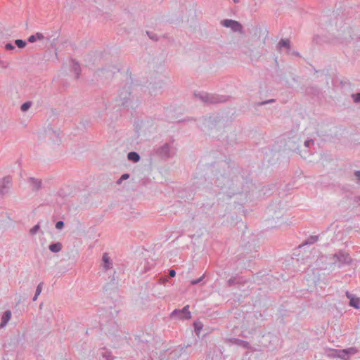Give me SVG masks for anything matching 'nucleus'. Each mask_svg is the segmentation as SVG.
<instances>
[{"instance_id": "f257e3e1", "label": "nucleus", "mask_w": 360, "mask_h": 360, "mask_svg": "<svg viewBox=\"0 0 360 360\" xmlns=\"http://www.w3.org/2000/svg\"><path fill=\"white\" fill-rule=\"evenodd\" d=\"M219 167L222 171H219L217 174L214 184L229 198L237 194L247 193L249 185L253 186L251 181L247 179H244L239 175L238 168L231 167L226 161L220 162Z\"/></svg>"}, {"instance_id": "f03ea898", "label": "nucleus", "mask_w": 360, "mask_h": 360, "mask_svg": "<svg viewBox=\"0 0 360 360\" xmlns=\"http://www.w3.org/2000/svg\"><path fill=\"white\" fill-rule=\"evenodd\" d=\"M195 96L204 103L210 104L224 103L227 100L225 96L214 95L206 92H199L198 94H195Z\"/></svg>"}, {"instance_id": "7ed1b4c3", "label": "nucleus", "mask_w": 360, "mask_h": 360, "mask_svg": "<svg viewBox=\"0 0 360 360\" xmlns=\"http://www.w3.org/2000/svg\"><path fill=\"white\" fill-rule=\"evenodd\" d=\"M330 260L331 261L332 264L338 267H341L345 264H349L352 261L349 254L344 251H339L332 255L330 257Z\"/></svg>"}, {"instance_id": "20e7f679", "label": "nucleus", "mask_w": 360, "mask_h": 360, "mask_svg": "<svg viewBox=\"0 0 360 360\" xmlns=\"http://www.w3.org/2000/svg\"><path fill=\"white\" fill-rule=\"evenodd\" d=\"M116 102L118 105H121L124 107H133L129 86H124L119 91V97L116 100Z\"/></svg>"}, {"instance_id": "39448f33", "label": "nucleus", "mask_w": 360, "mask_h": 360, "mask_svg": "<svg viewBox=\"0 0 360 360\" xmlns=\"http://www.w3.org/2000/svg\"><path fill=\"white\" fill-rule=\"evenodd\" d=\"M155 153L160 158L166 160L172 156L173 150L169 143H165L155 149Z\"/></svg>"}, {"instance_id": "423d86ee", "label": "nucleus", "mask_w": 360, "mask_h": 360, "mask_svg": "<svg viewBox=\"0 0 360 360\" xmlns=\"http://www.w3.org/2000/svg\"><path fill=\"white\" fill-rule=\"evenodd\" d=\"M171 317H177L182 320L190 319L191 318V314L189 311V305H186L181 309H174L171 313Z\"/></svg>"}, {"instance_id": "0eeeda50", "label": "nucleus", "mask_w": 360, "mask_h": 360, "mask_svg": "<svg viewBox=\"0 0 360 360\" xmlns=\"http://www.w3.org/2000/svg\"><path fill=\"white\" fill-rule=\"evenodd\" d=\"M221 24L225 27L230 28L233 32H243L242 25L236 20L226 19L222 20Z\"/></svg>"}, {"instance_id": "6e6552de", "label": "nucleus", "mask_w": 360, "mask_h": 360, "mask_svg": "<svg viewBox=\"0 0 360 360\" xmlns=\"http://www.w3.org/2000/svg\"><path fill=\"white\" fill-rule=\"evenodd\" d=\"M12 183L11 178L10 176H6L2 179L0 184V193L1 195L7 193L11 188Z\"/></svg>"}, {"instance_id": "1a4fd4ad", "label": "nucleus", "mask_w": 360, "mask_h": 360, "mask_svg": "<svg viewBox=\"0 0 360 360\" xmlns=\"http://www.w3.org/2000/svg\"><path fill=\"white\" fill-rule=\"evenodd\" d=\"M226 342L245 349H249L250 347V343L248 342L236 338H228L226 339Z\"/></svg>"}, {"instance_id": "9d476101", "label": "nucleus", "mask_w": 360, "mask_h": 360, "mask_svg": "<svg viewBox=\"0 0 360 360\" xmlns=\"http://www.w3.org/2000/svg\"><path fill=\"white\" fill-rule=\"evenodd\" d=\"M347 297L349 299V306L353 307L355 309L360 307V298L355 297L352 293L347 292Z\"/></svg>"}, {"instance_id": "9b49d317", "label": "nucleus", "mask_w": 360, "mask_h": 360, "mask_svg": "<svg viewBox=\"0 0 360 360\" xmlns=\"http://www.w3.org/2000/svg\"><path fill=\"white\" fill-rule=\"evenodd\" d=\"M103 267L105 270L112 269V262L108 253H104L102 257Z\"/></svg>"}, {"instance_id": "f8f14e48", "label": "nucleus", "mask_w": 360, "mask_h": 360, "mask_svg": "<svg viewBox=\"0 0 360 360\" xmlns=\"http://www.w3.org/2000/svg\"><path fill=\"white\" fill-rule=\"evenodd\" d=\"M11 318V312L9 310L6 311L1 317V321L0 323V328H4Z\"/></svg>"}, {"instance_id": "ddd939ff", "label": "nucleus", "mask_w": 360, "mask_h": 360, "mask_svg": "<svg viewBox=\"0 0 360 360\" xmlns=\"http://www.w3.org/2000/svg\"><path fill=\"white\" fill-rule=\"evenodd\" d=\"M28 181L32 186L33 190L39 191L41 188V181L40 179L30 177Z\"/></svg>"}, {"instance_id": "4468645a", "label": "nucleus", "mask_w": 360, "mask_h": 360, "mask_svg": "<svg viewBox=\"0 0 360 360\" xmlns=\"http://www.w3.org/2000/svg\"><path fill=\"white\" fill-rule=\"evenodd\" d=\"M46 134L49 139H53V141H57L58 140L59 134L56 131H53L51 127H48L46 129Z\"/></svg>"}, {"instance_id": "2eb2a0df", "label": "nucleus", "mask_w": 360, "mask_h": 360, "mask_svg": "<svg viewBox=\"0 0 360 360\" xmlns=\"http://www.w3.org/2000/svg\"><path fill=\"white\" fill-rule=\"evenodd\" d=\"M333 355L338 356L343 360H349V356H347V351L345 349L334 350Z\"/></svg>"}, {"instance_id": "dca6fc26", "label": "nucleus", "mask_w": 360, "mask_h": 360, "mask_svg": "<svg viewBox=\"0 0 360 360\" xmlns=\"http://www.w3.org/2000/svg\"><path fill=\"white\" fill-rule=\"evenodd\" d=\"M62 248H63V245L60 242L50 244L49 246V250L53 253L59 252L60 251H61Z\"/></svg>"}, {"instance_id": "f3484780", "label": "nucleus", "mask_w": 360, "mask_h": 360, "mask_svg": "<svg viewBox=\"0 0 360 360\" xmlns=\"http://www.w3.org/2000/svg\"><path fill=\"white\" fill-rule=\"evenodd\" d=\"M45 38L44 34L41 32H37L35 34H32L27 39L28 42L30 43H34L37 40H42Z\"/></svg>"}, {"instance_id": "a211bd4d", "label": "nucleus", "mask_w": 360, "mask_h": 360, "mask_svg": "<svg viewBox=\"0 0 360 360\" xmlns=\"http://www.w3.org/2000/svg\"><path fill=\"white\" fill-rule=\"evenodd\" d=\"M278 49H281L282 48H286L287 49H290V41L289 39H281L280 41L278 43Z\"/></svg>"}, {"instance_id": "6ab92c4d", "label": "nucleus", "mask_w": 360, "mask_h": 360, "mask_svg": "<svg viewBox=\"0 0 360 360\" xmlns=\"http://www.w3.org/2000/svg\"><path fill=\"white\" fill-rule=\"evenodd\" d=\"M127 158L129 160H131L134 162H139L141 158L139 154L134 151L129 152L127 155Z\"/></svg>"}, {"instance_id": "aec40b11", "label": "nucleus", "mask_w": 360, "mask_h": 360, "mask_svg": "<svg viewBox=\"0 0 360 360\" xmlns=\"http://www.w3.org/2000/svg\"><path fill=\"white\" fill-rule=\"evenodd\" d=\"M72 70L76 75V78L78 79L79 77L80 72H81L80 65L77 61H75L73 60H72Z\"/></svg>"}, {"instance_id": "412c9836", "label": "nucleus", "mask_w": 360, "mask_h": 360, "mask_svg": "<svg viewBox=\"0 0 360 360\" xmlns=\"http://www.w3.org/2000/svg\"><path fill=\"white\" fill-rule=\"evenodd\" d=\"M319 240L318 236H311L309 238H308L303 243L302 245H312L317 242Z\"/></svg>"}, {"instance_id": "4be33fe9", "label": "nucleus", "mask_w": 360, "mask_h": 360, "mask_svg": "<svg viewBox=\"0 0 360 360\" xmlns=\"http://www.w3.org/2000/svg\"><path fill=\"white\" fill-rule=\"evenodd\" d=\"M203 325L201 322H195L194 323V329L195 333L199 335L200 330L202 329Z\"/></svg>"}, {"instance_id": "5701e85b", "label": "nucleus", "mask_w": 360, "mask_h": 360, "mask_svg": "<svg viewBox=\"0 0 360 360\" xmlns=\"http://www.w3.org/2000/svg\"><path fill=\"white\" fill-rule=\"evenodd\" d=\"M102 356L106 360H113L114 359V356L112 355V352L110 351H104L102 353Z\"/></svg>"}, {"instance_id": "b1692460", "label": "nucleus", "mask_w": 360, "mask_h": 360, "mask_svg": "<svg viewBox=\"0 0 360 360\" xmlns=\"http://www.w3.org/2000/svg\"><path fill=\"white\" fill-rule=\"evenodd\" d=\"M31 105H32V102L27 101L21 105L20 110L22 112H26L31 107Z\"/></svg>"}, {"instance_id": "393cba45", "label": "nucleus", "mask_w": 360, "mask_h": 360, "mask_svg": "<svg viewBox=\"0 0 360 360\" xmlns=\"http://www.w3.org/2000/svg\"><path fill=\"white\" fill-rule=\"evenodd\" d=\"M15 44L18 48L22 49L26 46L27 43L25 41H24L22 39H16V40H15Z\"/></svg>"}, {"instance_id": "a878e982", "label": "nucleus", "mask_w": 360, "mask_h": 360, "mask_svg": "<svg viewBox=\"0 0 360 360\" xmlns=\"http://www.w3.org/2000/svg\"><path fill=\"white\" fill-rule=\"evenodd\" d=\"M39 229H40V226H39V224H37L34 225V226H33V227L30 230V233L31 235H34V234H36V233L39 231Z\"/></svg>"}, {"instance_id": "bb28decb", "label": "nucleus", "mask_w": 360, "mask_h": 360, "mask_svg": "<svg viewBox=\"0 0 360 360\" xmlns=\"http://www.w3.org/2000/svg\"><path fill=\"white\" fill-rule=\"evenodd\" d=\"M351 96L354 103H360V93L352 94Z\"/></svg>"}, {"instance_id": "cd10ccee", "label": "nucleus", "mask_w": 360, "mask_h": 360, "mask_svg": "<svg viewBox=\"0 0 360 360\" xmlns=\"http://www.w3.org/2000/svg\"><path fill=\"white\" fill-rule=\"evenodd\" d=\"M129 178V174L126 173V174H123L120 178L117 181V184H120L122 183V181L124 180H127Z\"/></svg>"}, {"instance_id": "c85d7f7f", "label": "nucleus", "mask_w": 360, "mask_h": 360, "mask_svg": "<svg viewBox=\"0 0 360 360\" xmlns=\"http://www.w3.org/2000/svg\"><path fill=\"white\" fill-rule=\"evenodd\" d=\"M347 351V356L349 354H355L357 352V349L354 347H350L345 349Z\"/></svg>"}, {"instance_id": "c756f323", "label": "nucleus", "mask_w": 360, "mask_h": 360, "mask_svg": "<svg viewBox=\"0 0 360 360\" xmlns=\"http://www.w3.org/2000/svg\"><path fill=\"white\" fill-rule=\"evenodd\" d=\"M43 283L41 282L38 284L37 287V289H36V292L35 293L37 294V295H39L40 293L42 291V288H43Z\"/></svg>"}, {"instance_id": "7c9ffc66", "label": "nucleus", "mask_w": 360, "mask_h": 360, "mask_svg": "<svg viewBox=\"0 0 360 360\" xmlns=\"http://www.w3.org/2000/svg\"><path fill=\"white\" fill-rule=\"evenodd\" d=\"M204 278V275H202V276H200L199 278L198 279H194V280H192L191 281V283L192 285H196V284H198L199 283H200Z\"/></svg>"}, {"instance_id": "2f4dec72", "label": "nucleus", "mask_w": 360, "mask_h": 360, "mask_svg": "<svg viewBox=\"0 0 360 360\" xmlns=\"http://www.w3.org/2000/svg\"><path fill=\"white\" fill-rule=\"evenodd\" d=\"M64 227V222L61 220L58 221L56 224V228L58 230L62 229Z\"/></svg>"}, {"instance_id": "473e14b6", "label": "nucleus", "mask_w": 360, "mask_h": 360, "mask_svg": "<svg viewBox=\"0 0 360 360\" xmlns=\"http://www.w3.org/2000/svg\"><path fill=\"white\" fill-rule=\"evenodd\" d=\"M5 49L8 51H12L15 49V46L11 43H7L5 45Z\"/></svg>"}, {"instance_id": "72a5a7b5", "label": "nucleus", "mask_w": 360, "mask_h": 360, "mask_svg": "<svg viewBox=\"0 0 360 360\" xmlns=\"http://www.w3.org/2000/svg\"><path fill=\"white\" fill-rule=\"evenodd\" d=\"M354 176L356 178V183L360 184V170H356L354 172Z\"/></svg>"}, {"instance_id": "f704fd0d", "label": "nucleus", "mask_w": 360, "mask_h": 360, "mask_svg": "<svg viewBox=\"0 0 360 360\" xmlns=\"http://www.w3.org/2000/svg\"><path fill=\"white\" fill-rule=\"evenodd\" d=\"M313 143H314V140L313 139H307V140H306L304 141V146L307 148H309Z\"/></svg>"}, {"instance_id": "c9c22d12", "label": "nucleus", "mask_w": 360, "mask_h": 360, "mask_svg": "<svg viewBox=\"0 0 360 360\" xmlns=\"http://www.w3.org/2000/svg\"><path fill=\"white\" fill-rule=\"evenodd\" d=\"M147 34L148 35V37L152 39L153 40H158V37L156 36L155 34H150L148 32H147Z\"/></svg>"}, {"instance_id": "e433bc0d", "label": "nucleus", "mask_w": 360, "mask_h": 360, "mask_svg": "<svg viewBox=\"0 0 360 360\" xmlns=\"http://www.w3.org/2000/svg\"><path fill=\"white\" fill-rule=\"evenodd\" d=\"M273 102H274V99H269V100H266V101L259 103V105H265V104L273 103Z\"/></svg>"}, {"instance_id": "4c0bfd02", "label": "nucleus", "mask_w": 360, "mask_h": 360, "mask_svg": "<svg viewBox=\"0 0 360 360\" xmlns=\"http://www.w3.org/2000/svg\"><path fill=\"white\" fill-rule=\"evenodd\" d=\"M169 276H170L171 277H174V276H175V275H176V271H175V270H174V269H171V270H169Z\"/></svg>"}, {"instance_id": "58836bf2", "label": "nucleus", "mask_w": 360, "mask_h": 360, "mask_svg": "<svg viewBox=\"0 0 360 360\" xmlns=\"http://www.w3.org/2000/svg\"><path fill=\"white\" fill-rule=\"evenodd\" d=\"M234 283H235V281H234V278H231L228 281V283H229V285H233Z\"/></svg>"}, {"instance_id": "ea45409f", "label": "nucleus", "mask_w": 360, "mask_h": 360, "mask_svg": "<svg viewBox=\"0 0 360 360\" xmlns=\"http://www.w3.org/2000/svg\"><path fill=\"white\" fill-rule=\"evenodd\" d=\"M38 296H39V295H37V294L35 293V294H34V297H33V298H32V300H33V301H36V300H37V298H38Z\"/></svg>"}, {"instance_id": "a19ab883", "label": "nucleus", "mask_w": 360, "mask_h": 360, "mask_svg": "<svg viewBox=\"0 0 360 360\" xmlns=\"http://www.w3.org/2000/svg\"><path fill=\"white\" fill-rule=\"evenodd\" d=\"M234 4H238L240 2V0H233Z\"/></svg>"}]
</instances>
